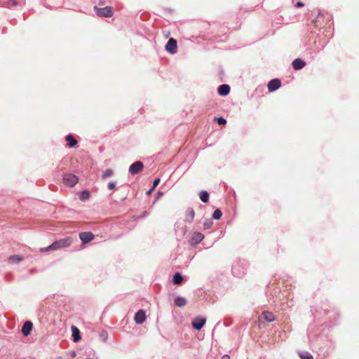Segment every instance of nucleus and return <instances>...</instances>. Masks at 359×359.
Masks as SVG:
<instances>
[{"label": "nucleus", "mask_w": 359, "mask_h": 359, "mask_svg": "<svg viewBox=\"0 0 359 359\" xmlns=\"http://www.w3.org/2000/svg\"><path fill=\"white\" fill-rule=\"evenodd\" d=\"M163 194V192H161V191H158V192L157 198H159V197H160V196H161Z\"/></svg>", "instance_id": "34"}, {"label": "nucleus", "mask_w": 359, "mask_h": 359, "mask_svg": "<svg viewBox=\"0 0 359 359\" xmlns=\"http://www.w3.org/2000/svg\"><path fill=\"white\" fill-rule=\"evenodd\" d=\"M232 273L235 276H238L240 274L236 273V267L234 266L232 268Z\"/></svg>", "instance_id": "31"}, {"label": "nucleus", "mask_w": 359, "mask_h": 359, "mask_svg": "<svg viewBox=\"0 0 359 359\" xmlns=\"http://www.w3.org/2000/svg\"><path fill=\"white\" fill-rule=\"evenodd\" d=\"M96 13L100 17L110 18L113 15V10L110 6H106L104 8H97L95 6Z\"/></svg>", "instance_id": "2"}, {"label": "nucleus", "mask_w": 359, "mask_h": 359, "mask_svg": "<svg viewBox=\"0 0 359 359\" xmlns=\"http://www.w3.org/2000/svg\"><path fill=\"white\" fill-rule=\"evenodd\" d=\"M64 183L69 187H74L78 182V177L73 174H65L63 177Z\"/></svg>", "instance_id": "3"}, {"label": "nucleus", "mask_w": 359, "mask_h": 359, "mask_svg": "<svg viewBox=\"0 0 359 359\" xmlns=\"http://www.w3.org/2000/svg\"><path fill=\"white\" fill-rule=\"evenodd\" d=\"M222 215V212L220 210L217 209L213 212L212 218L215 219H219Z\"/></svg>", "instance_id": "24"}, {"label": "nucleus", "mask_w": 359, "mask_h": 359, "mask_svg": "<svg viewBox=\"0 0 359 359\" xmlns=\"http://www.w3.org/2000/svg\"><path fill=\"white\" fill-rule=\"evenodd\" d=\"M195 212L193 208L187 210V216L189 217V221L191 222L194 218Z\"/></svg>", "instance_id": "25"}, {"label": "nucleus", "mask_w": 359, "mask_h": 359, "mask_svg": "<svg viewBox=\"0 0 359 359\" xmlns=\"http://www.w3.org/2000/svg\"><path fill=\"white\" fill-rule=\"evenodd\" d=\"M11 263H18L22 260V257L19 255H12L8 258Z\"/></svg>", "instance_id": "20"}, {"label": "nucleus", "mask_w": 359, "mask_h": 359, "mask_svg": "<svg viewBox=\"0 0 359 359\" xmlns=\"http://www.w3.org/2000/svg\"><path fill=\"white\" fill-rule=\"evenodd\" d=\"M299 357L302 359H313V355L307 351L300 352Z\"/></svg>", "instance_id": "21"}, {"label": "nucleus", "mask_w": 359, "mask_h": 359, "mask_svg": "<svg viewBox=\"0 0 359 359\" xmlns=\"http://www.w3.org/2000/svg\"><path fill=\"white\" fill-rule=\"evenodd\" d=\"M144 168V165L141 161H135L129 168V172L132 175L140 173Z\"/></svg>", "instance_id": "4"}, {"label": "nucleus", "mask_w": 359, "mask_h": 359, "mask_svg": "<svg viewBox=\"0 0 359 359\" xmlns=\"http://www.w3.org/2000/svg\"><path fill=\"white\" fill-rule=\"evenodd\" d=\"M199 196H200V199L203 202V203H207L208 202V200H209V194L208 193V191H201L199 194Z\"/></svg>", "instance_id": "19"}, {"label": "nucleus", "mask_w": 359, "mask_h": 359, "mask_svg": "<svg viewBox=\"0 0 359 359\" xmlns=\"http://www.w3.org/2000/svg\"><path fill=\"white\" fill-rule=\"evenodd\" d=\"M303 6H304V4L302 2H300V1H298L296 4V7H297V8L302 7Z\"/></svg>", "instance_id": "32"}, {"label": "nucleus", "mask_w": 359, "mask_h": 359, "mask_svg": "<svg viewBox=\"0 0 359 359\" xmlns=\"http://www.w3.org/2000/svg\"><path fill=\"white\" fill-rule=\"evenodd\" d=\"M90 197V192L88 191H83L81 194H80V199L81 201H86L87 199H88Z\"/></svg>", "instance_id": "22"}, {"label": "nucleus", "mask_w": 359, "mask_h": 359, "mask_svg": "<svg viewBox=\"0 0 359 359\" xmlns=\"http://www.w3.org/2000/svg\"><path fill=\"white\" fill-rule=\"evenodd\" d=\"M114 174V172L111 169H107V170H105L103 174H102V179L103 180H105L111 176H112Z\"/></svg>", "instance_id": "23"}, {"label": "nucleus", "mask_w": 359, "mask_h": 359, "mask_svg": "<svg viewBox=\"0 0 359 359\" xmlns=\"http://www.w3.org/2000/svg\"><path fill=\"white\" fill-rule=\"evenodd\" d=\"M18 4L17 1L15 0H9L7 2V6H15Z\"/></svg>", "instance_id": "28"}, {"label": "nucleus", "mask_w": 359, "mask_h": 359, "mask_svg": "<svg viewBox=\"0 0 359 359\" xmlns=\"http://www.w3.org/2000/svg\"><path fill=\"white\" fill-rule=\"evenodd\" d=\"M153 190L151 189L147 191V194H149Z\"/></svg>", "instance_id": "37"}, {"label": "nucleus", "mask_w": 359, "mask_h": 359, "mask_svg": "<svg viewBox=\"0 0 359 359\" xmlns=\"http://www.w3.org/2000/svg\"><path fill=\"white\" fill-rule=\"evenodd\" d=\"M219 125H224L226 123V120L223 117H219L217 119Z\"/></svg>", "instance_id": "27"}, {"label": "nucleus", "mask_w": 359, "mask_h": 359, "mask_svg": "<svg viewBox=\"0 0 359 359\" xmlns=\"http://www.w3.org/2000/svg\"><path fill=\"white\" fill-rule=\"evenodd\" d=\"M33 325L31 321H26L22 327V333L25 337L28 336L30 334V332L32 331Z\"/></svg>", "instance_id": "10"}, {"label": "nucleus", "mask_w": 359, "mask_h": 359, "mask_svg": "<svg viewBox=\"0 0 359 359\" xmlns=\"http://www.w3.org/2000/svg\"><path fill=\"white\" fill-rule=\"evenodd\" d=\"M280 86V81L278 79H273L268 83L267 87L269 92H273L278 90Z\"/></svg>", "instance_id": "8"}, {"label": "nucleus", "mask_w": 359, "mask_h": 359, "mask_svg": "<svg viewBox=\"0 0 359 359\" xmlns=\"http://www.w3.org/2000/svg\"><path fill=\"white\" fill-rule=\"evenodd\" d=\"M177 41L173 38H170L165 45V50L170 53L174 54L177 53Z\"/></svg>", "instance_id": "5"}, {"label": "nucleus", "mask_w": 359, "mask_h": 359, "mask_svg": "<svg viewBox=\"0 0 359 359\" xmlns=\"http://www.w3.org/2000/svg\"><path fill=\"white\" fill-rule=\"evenodd\" d=\"M66 141L69 147H74L77 144L76 140L71 135L66 137Z\"/></svg>", "instance_id": "17"}, {"label": "nucleus", "mask_w": 359, "mask_h": 359, "mask_svg": "<svg viewBox=\"0 0 359 359\" xmlns=\"http://www.w3.org/2000/svg\"><path fill=\"white\" fill-rule=\"evenodd\" d=\"M71 355H72V357H74V356L76 355V353H75L74 352H72V353H71Z\"/></svg>", "instance_id": "36"}, {"label": "nucleus", "mask_w": 359, "mask_h": 359, "mask_svg": "<svg viewBox=\"0 0 359 359\" xmlns=\"http://www.w3.org/2000/svg\"><path fill=\"white\" fill-rule=\"evenodd\" d=\"M182 280H183L182 276L178 272L175 273L173 276V278H172L173 283L175 285H180L182 283Z\"/></svg>", "instance_id": "18"}, {"label": "nucleus", "mask_w": 359, "mask_h": 359, "mask_svg": "<svg viewBox=\"0 0 359 359\" xmlns=\"http://www.w3.org/2000/svg\"><path fill=\"white\" fill-rule=\"evenodd\" d=\"M262 316L266 321L269 323L273 322L275 320L273 314L269 311L263 312Z\"/></svg>", "instance_id": "16"}, {"label": "nucleus", "mask_w": 359, "mask_h": 359, "mask_svg": "<svg viewBox=\"0 0 359 359\" xmlns=\"http://www.w3.org/2000/svg\"><path fill=\"white\" fill-rule=\"evenodd\" d=\"M73 242L72 237H67L60 240L53 242L50 245L46 248H42L41 251L45 252L47 250H53L61 248H65L71 245Z\"/></svg>", "instance_id": "1"}, {"label": "nucleus", "mask_w": 359, "mask_h": 359, "mask_svg": "<svg viewBox=\"0 0 359 359\" xmlns=\"http://www.w3.org/2000/svg\"><path fill=\"white\" fill-rule=\"evenodd\" d=\"M94 235L92 232L86 231L79 233V238L83 244H86L94 239Z\"/></svg>", "instance_id": "6"}, {"label": "nucleus", "mask_w": 359, "mask_h": 359, "mask_svg": "<svg viewBox=\"0 0 359 359\" xmlns=\"http://www.w3.org/2000/svg\"><path fill=\"white\" fill-rule=\"evenodd\" d=\"M72 337H73L74 341H75V342L79 341L81 339L79 330L76 327L72 326Z\"/></svg>", "instance_id": "15"}, {"label": "nucleus", "mask_w": 359, "mask_h": 359, "mask_svg": "<svg viewBox=\"0 0 359 359\" xmlns=\"http://www.w3.org/2000/svg\"><path fill=\"white\" fill-rule=\"evenodd\" d=\"M222 359H230V356L229 355H224Z\"/></svg>", "instance_id": "33"}, {"label": "nucleus", "mask_w": 359, "mask_h": 359, "mask_svg": "<svg viewBox=\"0 0 359 359\" xmlns=\"http://www.w3.org/2000/svg\"><path fill=\"white\" fill-rule=\"evenodd\" d=\"M159 182H160V179L159 178L155 179L154 180V182H153V186L151 187V190H154L158 186Z\"/></svg>", "instance_id": "29"}, {"label": "nucleus", "mask_w": 359, "mask_h": 359, "mask_svg": "<svg viewBox=\"0 0 359 359\" xmlns=\"http://www.w3.org/2000/svg\"><path fill=\"white\" fill-rule=\"evenodd\" d=\"M107 187L110 190L114 189L116 187V183L114 182H110L108 183Z\"/></svg>", "instance_id": "30"}, {"label": "nucleus", "mask_w": 359, "mask_h": 359, "mask_svg": "<svg viewBox=\"0 0 359 359\" xmlns=\"http://www.w3.org/2000/svg\"><path fill=\"white\" fill-rule=\"evenodd\" d=\"M204 238V236L203 233L200 232L194 233L191 239V245H197Z\"/></svg>", "instance_id": "12"}, {"label": "nucleus", "mask_w": 359, "mask_h": 359, "mask_svg": "<svg viewBox=\"0 0 359 359\" xmlns=\"http://www.w3.org/2000/svg\"><path fill=\"white\" fill-rule=\"evenodd\" d=\"M174 302L177 306L183 307L187 304V301L184 297L178 296L175 299Z\"/></svg>", "instance_id": "14"}, {"label": "nucleus", "mask_w": 359, "mask_h": 359, "mask_svg": "<svg viewBox=\"0 0 359 359\" xmlns=\"http://www.w3.org/2000/svg\"><path fill=\"white\" fill-rule=\"evenodd\" d=\"M55 359H67V358H65L62 356H58V357L55 358Z\"/></svg>", "instance_id": "35"}, {"label": "nucleus", "mask_w": 359, "mask_h": 359, "mask_svg": "<svg viewBox=\"0 0 359 359\" xmlns=\"http://www.w3.org/2000/svg\"><path fill=\"white\" fill-rule=\"evenodd\" d=\"M205 322L206 319L205 318L197 317L194 319L191 325L195 330H200L204 326Z\"/></svg>", "instance_id": "7"}, {"label": "nucleus", "mask_w": 359, "mask_h": 359, "mask_svg": "<svg viewBox=\"0 0 359 359\" xmlns=\"http://www.w3.org/2000/svg\"><path fill=\"white\" fill-rule=\"evenodd\" d=\"M212 224V222L210 219L205 221L203 224L205 229H209Z\"/></svg>", "instance_id": "26"}, {"label": "nucleus", "mask_w": 359, "mask_h": 359, "mask_svg": "<svg viewBox=\"0 0 359 359\" xmlns=\"http://www.w3.org/2000/svg\"><path fill=\"white\" fill-rule=\"evenodd\" d=\"M217 92L222 96L227 95L230 92V87L227 84H222L219 86Z\"/></svg>", "instance_id": "13"}, {"label": "nucleus", "mask_w": 359, "mask_h": 359, "mask_svg": "<svg viewBox=\"0 0 359 359\" xmlns=\"http://www.w3.org/2000/svg\"><path fill=\"white\" fill-rule=\"evenodd\" d=\"M134 320L138 325L142 324L146 320L145 311L142 309L139 310L135 315Z\"/></svg>", "instance_id": "9"}, {"label": "nucleus", "mask_w": 359, "mask_h": 359, "mask_svg": "<svg viewBox=\"0 0 359 359\" xmlns=\"http://www.w3.org/2000/svg\"><path fill=\"white\" fill-rule=\"evenodd\" d=\"M306 62L301 58H297L292 62V68L294 70H300L304 67Z\"/></svg>", "instance_id": "11"}]
</instances>
